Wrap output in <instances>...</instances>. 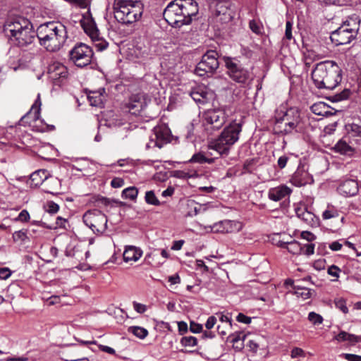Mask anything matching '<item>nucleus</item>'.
<instances>
[{
	"label": "nucleus",
	"instance_id": "nucleus-49",
	"mask_svg": "<svg viewBox=\"0 0 361 361\" xmlns=\"http://www.w3.org/2000/svg\"><path fill=\"white\" fill-rule=\"evenodd\" d=\"M292 29L293 23L290 21H287L286 23L285 37L288 40L293 38Z\"/></svg>",
	"mask_w": 361,
	"mask_h": 361
},
{
	"label": "nucleus",
	"instance_id": "nucleus-62",
	"mask_svg": "<svg viewBox=\"0 0 361 361\" xmlns=\"http://www.w3.org/2000/svg\"><path fill=\"white\" fill-rule=\"evenodd\" d=\"M216 322V318L214 316H210L205 324V326L207 329H211L214 327Z\"/></svg>",
	"mask_w": 361,
	"mask_h": 361
},
{
	"label": "nucleus",
	"instance_id": "nucleus-5",
	"mask_svg": "<svg viewBox=\"0 0 361 361\" xmlns=\"http://www.w3.org/2000/svg\"><path fill=\"white\" fill-rule=\"evenodd\" d=\"M241 130L242 128L240 123L232 122L224 129L216 139L209 143V147L214 149L221 155H227L231 147L238 140Z\"/></svg>",
	"mask_w": 361,
	"mask_h": 361
},
{
	"label": "nucleus",
	"instance_id": "nucleus-57",
	"mask_svg": "<svg viewBox=\"0 0 361 361\" xmlns=\"http://www.w3.org/2000/svg\"><path fill=\"white\" fill-rule=\"evenodd\" d=\"M133 305L134 310L138 313H144L147 310L145 305L137 302H133Z\"/></svg>",
	"mask_w": 361,
	"mask_h": 361
},
{
	"label": "nucleus",
	"instance_id": "nucleus-35",
	"mask_svg": "<svg viewBox=\"0 0 361 361\" xmlns=\"http://www.w3.org/2000/svg\"><path fill=\"white\" fill-rule=\"evenodd\" d=\"M92 40L98 51H102L108 47L109 43L102 37H100V34L97 35V37L92 39Z\"/></svg>",
	"mask_w": 361,
	"mask_h": 361
},
{
	"label": "nucleus",
	"instance_id": "nucleus-18",
	"mask_svg": "<svg viewBox=\"0 0 361 361\" xmlns=\"http://www.w3.org/2000/svg\"><path fill=\"white\" fill-rule=\"evenodd\" d=\"M337 190L339 194L343 196H355L359 190L358 183L355 180L347 179L340 184Z\"/></svg>",
	"mask_w": 361,
	"mask_h": 361
},
{
	"label": "nucleus",
	"instance_id": "nucleus-14",
	"mask_svg": "<svg viewBox=\"0 0 361 361\" xmlns=\"http://www.w3.org/2000/svg\"><path fill=\"white\" fill-rule=\"evenodd\" d=\"M202 118L203 121L212 125L214 129H219L225 123L226 115L222 109H208L203 114Z\"/></svg>",
	"mask_w": 361,
	"mask_h": 361
},
{
	"label": "nucleus",
	"instance_id": "nucleus-33",
	"mask_svg": "<svg viewBox=\"0 0 361 361\" xmlns=\"http://www.w3.org/2000/svg\"><path fill=\"white\" fill-rule=\"evenodd\" d=\"M214 159L213 158H207L202 153H197L195 154L192 158L190 159V162L192 163H199V164H203V163H208L212 164L213 163Z\"/></svg>",
	"mask_w": 361,
	"mask_h": 361
},
{
	"label": "nucleus",
	"instance_id": "nucleus-48",
	"mask_svg": "<svg viewBox=\"0 0 361 361\" xmlns=\"http://www.w3.org/2000/svg\"><path fill=\"white\" fill-rule=\"evenodd\" d=\"M59 207L54 202H48L47 204V212L50 214H55L59 211Z\"/></svg>",
	"mask_w": 361,
	"mask_h": 361
},
{
	"label": "nucleus",
	"instance_id": "nucleus-8",
	"mask_svg": "<svg viewBox=\"0 0 361 361\" xmlns=\"http://www.w3.org/2000/svg\"><path fill=\"white\" fill-rule=\"evenodd\" d=\"M219 66L218 54L216 51L209 50L202 57V60L197 63L195 73L200 77L213 74Z\"/></svg>",
	"mask_w": 361,
	"mask_h": 361
},
{
	"label": "nucleus",
	"instance_id": "nucleus-58",
	"mask_svg": "<svg viewBox=\"0 0 361 361\" xmlns=\"http://www.w3.org/2000/svg\"><path fill=\"white\" fill-rule=\"evenodd\" d=\"M305 54L307 56L308 59H312L313 61L319 60L322 58L320 54H316L313 50H308Z\"/></svg>",
	"mask_w": 361,
	"mask_h": 361
},
{
	"label": "nucleus",
	"instance_id": "nucleus-15",
	"mask_svg": "<svg viewBox=\"0 0 361 361\" xmlns=\"http://www.w3.org/2000/svg\"><path fill=\"white\" fill-rule=\"evenodd\" d=\"M36 36L37 31L35 32L34 30L33 25L32 24L16 37L11 38L9 42L13 45L24 48L32 44L34 42Z\"/></svg>",
	"mask_w": 361,
	"mask_h": 361
},
{
	"label": "nucleus",
	"instance_id": "nucleus-55",
	"mask_svg": "<svg viewBox=\"0 0 361 361\" xmlns=\"http://www.w3.org/2000/svg\"><path fill=\"white\" fill-rule=\"evenodd\" d=\"M236 320L238 322L243 323V324H250L251 322V317H249L246 315H245L243 313H239L238 316L236 317Z\"/></svg>",
	"mask_w": 361,
	"mask_h": 361
},
{
	"label": "nucleus",
	"instance_id": "nucleus-25",
	"mask_svg": "<svg viewBox=\"0 0 361 361\" xmlns=\"http://www.w3.org/2000/svg\"><path fill=\"white\" fill-rule=\"evenodd\" d=\"M296 215L302 221L310 226L318 225V219L311 212L307 211L305 208H297L295 209Z\"/></svg>",
	"mask_w": 361,
	"mask_h": 361
},
{
	"label": "nucleus",
	"instance_id": "nucleus-27",
	"mask_svg": "<svg viewBox=\"0 0 361 361\" xmlns=\"http://www.w3.org/2000/svg\"><path fill=\"white\" fill-rule=\"evenodd\" d=\"M334 339L338 342L348 341L351 344H354L361 342V336H356L342 331L338 335L335 336Z\"/></svg>",
	"mask_w": 361,
	"mask_h": 361
},
{
	"label": "nucleus",
	"instance_id": "nucleus-36",
	"mask_svg": "<svg viewBox=\"0 0 361 361\" xmlns=\"http://www.w3.org/2000/svg\"><path fill=\"white\" fill-rule=\"evenodd\" d=\"M295 294L298 297L302 298L303 300H306L311 297L312 293L310 289L307 288H302L299 286H294Z\"/></svg>",
	"mask_w": 361,
	"mask_h": 361
},
{
	"label": "nucleus",
	"instance_id": "nucleus-38",
	"mask_svg": "<svg viewBox=\"0 0 361 361\" xmlns=\"http://www.w3.org/2000/svg\"><path fill=\"white\" fill-rule=\"evenodd\" d=\"M338 211L333 206H328L327 209L322 213V217L324 219H330L338 217Z\"/></svg>",
	"mask_w": 361,
	"mask_h": 361
},
{
	"label": "nucleus",
	"instance_id": "nucleus-22",
	"mask_svg": "<svg viewBox=\"0 0 361 361\" xmlns=\"http://www.w3.org/2000/svg\"><path fill=\"white\" fill-rule=\"evenodd\" d=\"M192 99L198 104L207 103L212 96V93L207 91L204 87L198 86L190 93Z\"/></svg>",
	"mask_w": 361,
	"mask_h": 361
},
{
	"label": "nucleus",
	"instance_id": "nucleus-37",
	"mask_svg": "<svg viewBox=\"0 0 361 361\" xmlns=\"http://www.w3.org/2000/svg\"><path fill=\"white\" fill-rule=\"evenodd\" d=\"M138 190L135 187H129L123 190L122 197L133 200L136 198Z\"/></svg>",
	"mask_w": 361,
	"mask_h": 361
},
{
	"label": "nucleus",
	"instance_id": "nucleus-52",
	"mask_svg": "<svg viewBox=\"0 0 361 361\" xmlns=\"http://www.w3.org/2000/svg\"><path fill=\"white\" fill-rule=\"evenodd\" d=\"M300 235L302 238L307 240L308 242H312L316 239V236L310 231H302Z\"/></svg>",
	"mask_w": 361,
	"mask_h": 361
},
{
	"label": "nucleus",
	"instance_id": "nucleus-51",
	"mask_svg": "<svg viewBox=\"0 0 361 361\" xmlns=\"http://www.w3.org/2000/svg\"><path fill=\"white\" fill-rule=\"evenodd\" d=\"M305 356V352L302 348H294L291 350L290 357L292 358H297L298 357H304Z\"/></svg>",
	"mask_w": 361,
	"mask_h": 361
},
{
	"label": "nucleus",
	"instance_id": "nucleus-63",
	"mask_svg": "<svg viewBox=\"0 0 361 361\" xmlns=\"http://www.w3.org/2000/svg\"><path fill=\"white\" fill-rule=\"evenodd\" d=\"M168 281L171 285L178 284L180 283V278L178 274H176L169 276Z\"/></svg>",
	"mask_w": 361,
	"mask_h": 361
},
{
	"label": "nucleus",
	"instance_id": "nucleus-17",
	"mask_svg": "<svg viewBox=\"0 0 361 361\" xmlns=\"http://www.w3.org/2000/svg\"><path fill=\"white\" fill-rule=\"evenodd\" d=\"M211 231L216 233H234L241 230L242 224L235 221L224 220L210 226Z\"/></svg>",
	"mask_w": 361,
	"mask_h": 361
},
{
	"label": "nucleus",
	"instance_id": "nucleus-3",
	"mask_svg": "<svg viewBox=\"0 0 361 361\" xmlns=\"http://www.w3.org/2000/svg\"><path fill=\"white\" fill-rule=\"evenodd\" d=\"M312 78L317 88L333 90L341 81V69L332 61L319 62L312 71Z\"/></svg>",
	"mask_w": 361,
	"mask_h": 361
},
{
	"label": "nucleus",
	"instance_id": "nucleus-9",
	"mask_svg": "<svg viewBox=\"0 0 361 361\" xmlns=\"http://www.w3.org/2000/svg\"><path fill=\"white\" fill-rule=\"evenodd\" d=\"M226 66L228 69V74L236 82L250 83L255 78V75L252 71L245 69L231 59H228L226 61Z\"/></svg>",
	"mask_w": 361,
	"mask_h": 361
},
{
	"label": "nucleus",
	"instance_id": "nucleus-10",
	"mask_svg": "<svg viewBox=\"0 0 361 361\" xmlns=\"http://www.w3.org/2000/svg\"><path fill=\"white\" fill-rule=\"evenodd\" d=\"M70 59L78 67H85L91 62L93 52L87 45L80 43L70 51Z\"/></svg>",
	"mask_w": 361,
	"mask_h": 361
},
{
	"label": "nucleus",
	"instance_id": "nucleus-59",
	"mask_svg": "<svg viewBox=\"0 0 361 361\" xmlns=\"http://www.w3.org/2000/svg\"><path fill=\"white\" fill-rule=\"evenodd\" d=\"M124 180L120 178H115L111 182V185L114 188H118L123 185Z\"/></svg>",
	"mask_w": 361,
	"mask_h": 361
},
{
	"label": "nucleus",
	"instance_id": "nucleus-54",
	"mask_svg": "<svg viewBox=\"0 0 361 361\" xmlns=\"http://www.w3.org/2000/svg\"><path fill=\"white\" fill-rule=\"evenodd\" d=\"M11 271L8 268H0V279L6 280L10 277Z\"/></svg>",
	"mask_w": 361,
	"mask_h": 361
},
{
	"label": "nucleus",
	"instance_id": "nucleus-16",
	"mask_svg": "<svg viewBox=\"0 0 361 361\" xmlns=\"http://www.w3.org/2000/svg\"><path fill=\"white\" fill-rule=\"evenodd\" d=\"M215 16L224 23L230 22L235 16L232 4L229 1H219L215 6Z\"/></svg>",
	"mask_w": 361,
	"mask_h": 361
},
{
	"label": "nucleus",
	"instance_id": "nucleus-44",
	"mask_svg": "<svg viewBox=\"0 0 361 361\" xmlns=\"http://www.w3.org/2000/svg\"><path fill=\"white\" fill-rule=\"evenodd\" d=\"M314 252V244L307 243L302 245V253L310 256L313 255Z\"/></svg>",
	"mask_w": 361,
	"mask_h": 361
},
{
	"label": "nucleus",
	"instance_id": "nucleus-41",
	"mask_svg": "<svg viewBox=\"0 0 361 361\" xmlns=\"http://www.w3.org/2000/svg\"><path fill=\"white\" fill-rule=\"evenodd\" d=\"M309 321L314 325L321 324L323 322L322 317L315 313L314 312H311L308 314Z\"/></svg>",
	"mask_w": 361,
	"mask_h": 361
},
{
	"label": "nucleus",
	"instance_id": "nucleus-61",
	"mask_svg": "<svg viewBox=\"0 0 361 361\" xmlns=\"http://www.w3.org/2000/svg\"><path fill=\"white\" fill-rule=\"evenodd\" d=\"M190 329L193 333H199L202 331V326L201 324L192 322H190Z\"/></svg>",
	"mask_w": 361,
	"mask_h": 361
},
{
	"label": "nucleus",
	"instance_id": "nucleus-2",
	"mask_svg": "<svg viewBox=\"0 0 361 361\" xmlns=\"http://www.w3.org/2000/svg\"><path fill=\"white\" fill-rule=\"evenodd\" d=\"M198 13V5L194 0H175L171 1L163 12L164 20L174 27L189 25L192 16Z\"/></svg>",
	"mask_w": 361,
	"mask_h": 361
},
{
	"label": "nucleus",
	"instance_id": "nucleus-31",
	"mask_svg": "<svg viewBox=\"0 0 361 361\" xmlns=\"http://www.w3.org/2000/svg\"><path fill=\"white\" fill-rule=\"evenodd\" d=\"M197 176V172L194 170H176L173 172V177L182 179H188Z\"/></svg>",
	"mask_w": 361,
	"mask_h": 361
},
{
	"label": "nucleus",
	"instance_id": "nucleus-53",
	"mask_svg": "<svg viewBox=\"0 0 361 361\" xmlns=\"http://www.w3.org/2000/svg\"><path fill=\"white\" fill-rule=\"evenodd\" d=\"M341 356H343L348 361H361V356L350 353H344Z\"/></svg>",
	"mask_w": 361,
	"mask_h": 361
},
{
	"label": "nucleus",
	"instance_id": "nucleus-64",
	"mask_svg": "<svg viewBox=\"0 0 361 361\" xmlns=\"http://www.w3.org/2000/svg\"><path fill=\"white\" fill-rule=\"evenodd\" d=\"M88 99L90 102V104L92 106H98L101 102V99L98 97H94V96L89 95Z\"/></svg>",
	"mask_w": 361,
	"mask_h": 361
},
{
	"label": "nucleus",
	"instance_id": "nucleus-43",
	"mask_svg": "<svg viewBox=\"0 0 361 361\" xmlns=\"http://www.w3.org/2000/svg\"><path fill=\"white\" fill-rule=\"evenodd\" d=\"M40 106H41V102L39 100V95H38L37 99L35 101V104L32 106L30 111L29 112V114H31V112L34 113V114H35L34 118L35 119H37L39 116Z\"/></svg>",
	"mask_w": 361,
	"mask_h": 361
},
{
	"label": "nucleus",
	"instance_id": "nucleus-46",
	"mask_svg": "<svg viewBox=\"0 0 361 361\" xmlns=\"http://www.w3.org/2000/svg\"><path fill=\"white\" fill-rule=\"evenodd\" d=\"M30 219V214L26 209L22 210L18 216L15 219L16 221L27 222Z\"/></svg>",
	"mask_w": 361,
	"mask_h": 361
},
{
	"label": "nucleus",
	"instance_id": "nucleus-45",
	"mask_svg": "<svg viewBox=\"0 0 361 361\" xmlns=\"http://www.w3.org/2000/svg\"><path fill=\"white\" fill-rule=\"evenodd\" d=\"M336 307L341 310L343 313L346 314L348 312V309L345 305V300L343 298H338L335 300Z\"/></svg>",
	"mask_w": 361,
	"mask_h": 361
},
{
	"label": "nucleus",
	"instance_id": "nucleus-11",
	"mask_svg": "<svg viewBox=\"0 0 361 361\" xmlns=\"http://www.w3.org/2000/svg\"><path fill=\"white\" fill-rule=\"evenodd\" d=\"M31 25V22L27 18L22 16H16L9 18L6 22L4 26V32L8 40H11V38L16 37Z\"/></svg>",
	"mask_w": 361,
	"mask_h": 361
},
{
	"label": "nucleus",
	"instance_id": "nucleus-6",
	"mask_svg": "<svg viewBox=\"0 0 361 361\" xmlns=\"http://www.w3.org/2000/svg\"><path fill=\"white\" fill-rule=\"evenodd\" d=\"M358 29L359 26L355 20L353 21V24L346 21L331 33L330 38L337 46L347 44L356 37Z\"/></svg>",
	"mask_w": 361,
	"mask_h": 361
},
{
	"label": "nucleus",
	"instance_id": "nucleus-12",
	"mask_svg": "<svg viewBox=\"0 0 361 361\" xmlns=\"http://www.w3.org/2000/svg\"><path fill=\"white\" fill-rule=\"evenodd\" d=\"M282 121L285 124L284 132L286 133H290L294 130H297L302 123L300 111L297 108L288 109L286 111Z\"/></svg>",
	"mask_w": 361,
	"mask_h": 361
},
{
	"label": "nucleus",
	"instance_id": "nucleus-4",
	"mask_svg": "<svg viewBox=\"0 0 361 361\" xmlns=\"http://www.w3.org/2000/svg\"><path fill=\"white\" fill-rule=\"evenodd\" d=\"M143 13L141 0H114V14L116 20L130 24L140 20Z\"/></svg>",
	"mask_w": 361,
	"mask_h": 361
},
{
	"label": "nucleus",
	"instance_id": "nucleus-26",
	"mask_svg": "<svg viewBox=\"0 0 361 361\" xmlns=\"http://www.w3.org/2000/svg\"><path fill=\"white\" fill-rule=\"evenodd\" d=\"M142 255V250L133 245L126 246L123 252V259L128 262L130 261L137 262Z\"/></svg>",
	"mask_w": 361,
	"mask_h": 361
},
{
	"label": "nucleus",
	"instance_id": "nucleus-56",
	"mask_svg": "<svg viewBox=\"0 0 361 361\" xmlns=\"http://www.w3.org/2000/svg\"><path fill=\"white\" fill-rule=\"evenodd\" d=\"M288 159H289V158L286 155L281 156L278 159V161H277V165H278L279 168H280L281 169L285 168Z\"/></svg>",
	"mask_w": 361,
	"mask_h": 361
},
{
	"label": "nucleus",
	"instance_id": "nucleus-42",
	"mask_svg": "<svg viewBox=\"0 0 361 361\" xmlns=\"http://www.w3.org/2000/svg\"><path fill=\"white\" fill-rule=\"evenodd\" d=\"M245 337L246 336H242V333L240 332H235L234 334H231L228 337V340L229 341L230 343H233V345H235V343H238L241 340H245Z\"/></svg>",
	"mask_w": 361,
	"mask_h": 361
},
{
	"label": "nucleus",
	"instance_id": "nucleus-34",
	"mask_svg": "<svg viewBox=\"0 0 361 361\" xmlns=\"http://www.w3.org/2000/svg\"><path fill=\"white\" fill-rule=\"evenodd\" d=\"M286 249L293 255H300L302 253V245L295 240L290 241Z\"/></svg>",
	"mask_w": 361,
	"mask_h": 361
},
{
	"label": "nucleus",
	"instance_id": "nucleus-32",
	"mask_svg": "<svg viewBox=\"0 0 361 361\" xmlns=\"http://www.w3.org/2000/svg\"><path fill=\"white\" fill-rule=\"evenodd\" d=\"M128 332L132 333L136 337L144 339L148 335V331L141 326H133L128 329Z\"/></svg>",
	"mask_w": 361,
	"mask_h": 361
},
{
	"label": "nucleus",
	"instance_id": "nucleus-13",
	"mask_svg": "<svg viewBox=\"0 0 361 361\" xmlns=\"http://www.w3.org/2000/svg\"><path fill=\"white\" fill-rule=\"evenodd\" d=\"M147 106L146 100L143 94H133L128 101L124 104L123 110L135 116H139Z\"/></svg>",
	"mask_w": 361,
	"mask_h": 361
},
{
	"label": "nucleus",
	"instance_id": "nucleus-50",
	"mask_svg": "<svg viewBox=\"0 0 361 361\" xmlns=\"http://www.w3.org/2000/svg\"><path fill=\"white\" fill-rule=\"evenodd\" d=\"M341 271V269L335 265H331L328 269V274L334 277H336V279L339 276V272Z\"/></svg>",
	"mask_w": 361,
	"mask_h": 361
},
{
	"label": "nucleus",
	"instance_id": "nucleus-21",
	"mask_svg": "<svg viewBox=\"0 0 361 361\" xmlns=\"http://www.w3.org/2000/svg\"><path fill=\"white\" fill-rule=\"evenodd\" d=\"M156 139L155 145L161 148L163 145L171 140V131L166 126H158L154 129Z\"/></svg>",
	"mask_w": 361,
	"mask_h": 361
},
{
	"label": "nucleus",
	"instance_id": "nucleus-1",
	"mask_svg": "<svg viewBox=\"0 0 361 361\" xmlns=\"http://www.w3.org/2000/svg\"><path fill=\"white\" fill-rule=\"evenodd\" d=\"M39 44L47 51L55 53L66 44L68 35L66 27L59 21L41 24L37 29Z\"/></svg>",
	"mask_w": 361,
	"mask_h": 361
},
{
	"label": "nucleus",
	"instance_id": "nucleus-20",
	"mask_svg": "<svg viewBox=\"0 0 361 361\" xmlns=\"http://www.w3.org/2000/svg\"><path fill=\"white\" fill-rule=\"evenodd\" d=\"M292 190L290 188L285 185H281L279 186L271 188L268 191V197L269 200L275 202H278L289 196Z\"/></svg>",
	"mask_w": 361,
	"mask_h": 361
},
{
	"label": "nucleus",
	"instance_id": "nucleus-24",
	"mask_svg": "<svg viewBox=\"0 0 361 361\" xmlns=\"http://www.w3.org/2000/svg\"><path fill=\"white\" fill-rule=\"evenodd\" d=\"M310 109L313 114L322 116H332L336 112L334 109L322 102L314 103L311 106Z\"/></svg>",
	"mask_w": 361,
	"mask_h": 361
},
{
	"label": "nucleus",
	"instance_id": "nucleus-40",
	"mask_svg": "<svg viewBox=\"0 0 361 361\" xmlns=\"http://www.w3.org/2000/svg\"><path fill=\"white\" fill-rule=\"evenodd\" d=\"M145 201L147 202V203H148L149 204L156 205V206L160 204V202L157 198L154 191H152V190L147 191L145 193Z\"/></svg>",
	"mask_w": 361,
	"mask_h": 361
},
{
	"label": "nucleus",
	"instance_id": "nucleus-30",
	"mask_svg": "<svg viewBox=\"0 0 361 361\" xmlns=\"http://www.w3.org/2000/svg\"><path fill=\"white\" fill-rule=\"evenodd\" d=\"M12 239L13 242L19 243L20 244L27 242L29 240V238L27 236V230L21 229L15 231L12 235Z\"/></svg>",
	"mask_w": 361,
	"mask_h": 361
},
{
	"label": "nucleus",
	"instance_id": "nucleus-19",
	"mask_svg": "<svg viewBox=\"0 0 361 361\" xmlns=\"http://www.w3.org/2000/svg\"><path fill=\"white\" fill-rule=\"evenodd\" d=\"M49 77L56 81L66 78L68 71L66 67L59 62H54L48 68Z\"/></svg>",
	"mask_w": 361,
	"mask_h": 361
},
{
	"label": "nucleus",
	"instance_id": "nucleus-23",
	"mask_svg": "<svg viewBox=\"0 0 361 361\" xmlns=\"http://www.w3.org/2000/svg\"><path fill=\"white\" fill-rule=\"evenodd\" d=\"M312 181V178L310 176L308 172L303 169H298L293 173L291 178V182L293 184L298 187L310 183Z\"/></svg>",
	"mask_w": 361,
	"mask_h": 361
},
{
	"label": "nucleus",
	"instance_id": "nucleus-39",
	"mask_svg": "<svg viewBox=\"0 0 361 361\" xmlns=\"http://www.w3.org/2000/svg\"><path fill=\"white\" fill-rule=\"evenodd\" d=\"M180 343L185 347H194L197 344V340L194 336H185L180 340Z\"/></svg>",
	"mask_w": 361,
	"mask_h": 361
},
{
	"label": "nucleus",
	"instance_id": "nucleus-29",
	"mask_svg": "<svg viewBox=\"0 0 361 361\" xmlns=\"http://www.w3.org/2000/svg\"><path fill=\"white\" fill-rule=\"evenodd\" d=\"M82 27L85 33L88 35L91 39L97 37V35L100 34L95 23L92 20L84 23Z\"/></svg>",
	"mask_w": 361,
	"mask_h": 361
},
{
	"label": "nucleus",
	"instance_id": "nucleus-47",
	"mask_svg": "<svg viewBox=\"0 0 361 361\" xmlns=\"http://www.w3.org/2000/svg\"><path fill=\"white\" fill-rule=\"evenodd\" d=\"M276 238H274L273 240L275 241V245L278 247H282V248H286L288 243L290 242L288 240H286L285 239V236L282 239H281V236L279 235H276Z\"/></svg>",
	"mask_w": 361,
	"mask_h": 361
},
{
	"label": "nucleus",
	"instance_id": "nucleus-60",
	"mask_svg": "<svg viewBox=\"0 0 361 361\" xmlns=\"http://www.w3.org/2000/svg\"><path fill=\"white\" fill-rule=\"evenodd\" d=\"M217 315L219 316V320L221 322H226L228 324L229 327H232L233 324L231 317L228 315L223 314L222 313H217Z\"/></svg>",
	"mask_w": 361,
	"mask_h": 361
},
{
	"label": "nucleus",
	"instance_id": "nucleus-28",
	"mask_svg": "<svg viewBox=\"0 0 361 361\" xmlns=\"http://www.w3.org/2000/svg\"><path fill=\"white\" fill-rule=\"evenodd\" d=\"M334 150L336 152L340 153L343 155L350 156L353 154L354 149L345 141L343 140H339L334 147Z\"/></svg>",
	"mask_w": 361,
	"mask_h": 361
},
{
	"label": "nucleus",
	"instance_id": "nucleus-7",
	"mask_svg": "<svg viewBox=\"0 0 361 361\" xmlns=\"http://www.w3.org/2000/svg\"><path fill=\"white\" fill-rule=\"evenodd\" d=\"M82 220L84 224L97 235H101L106 230L108 219L100 210L87 211L83 214Z\"/></svg>",
	"mask_w": 361,
	"mask_h": 361
}]
</instances>
